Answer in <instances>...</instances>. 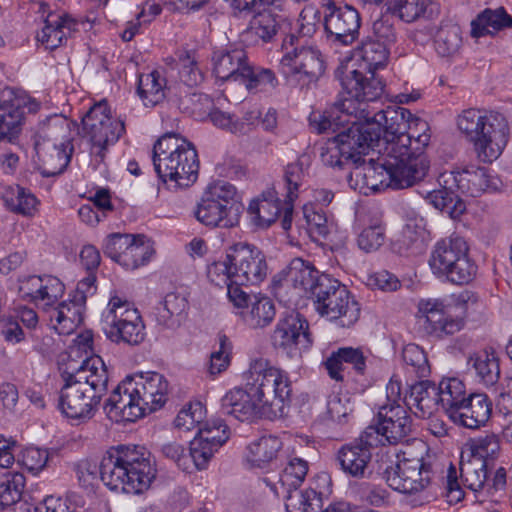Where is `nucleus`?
Wrapping results in <instances>:
<instances>
[{
    "label": "nucleus",
    "instance_id": "obj_29",
    "mask_svg": "<svg viewBox=\"0 0 512 512\" xmlns=\"http://www.w3.org/2000/svg\"><path fill=\"white\" fill-rule=\"evenodd\" d=\"M411 116L412 113L404 107L388 106L373 116L369 115L368 123L373 131L379 129V139L384 136L387 145H389L408 131Z\"/></svg>",
    "mask_w": 512,
    "mask_h": 512
},
{
    "label": "nucleus",
    "instance_id": "obj_13",
    "mask_svg": "<svg viewBox=\"0 0 512 512\" xmlns=\"http://www.w3.org/2000/svg\"><path fill=\"white\" fill-rule=\"evenodd\" d=\"M432 272L455 284H467L476 275L477 266L468 256L464 238L451 236L438 241L429 259Z\"/></svg>",
    "mask_w": 512,
    "mask_h": 512
},
{
    "label": "nucleus",
    "instance_id": "obj_48",
    "mask_svg": "<svg viewBox=\"0 0 512 512\" xmlns=\"http://www.w3.org/2000/svg\"><path fill=\"white\" fill-rule=\"evenodd\" d=\"M391 47L374 40L365 41L360 48L361 60L355 68L377 71L386 66Z\"/></svg>",
    "mask_w": 512,
    "mask_h": 512
},
{
    "label": "nucleus",
    "instance_id": "obj_24",
    "mask_svg": "<svg viewBox=\"0 0 512 512\" xmlns=\"http://www.w3.org/2000/svg\"><path fill=\"white\" fill-rule=\"evenodd\" d=\"M130 377L123 380L113 390L104 405L107 417L114 422H134L145 414V408L140 404Z\"/></svg>",
    "mask_w": 512,
    "mask_h": 512
},
{
    "label": "nucleus",
    "instance_id": "obj_30",
    "mask_svg": "<svg viewBox=\"0 0 512 512\" xmlns=\"http://www.w3.org/2000/svg\"><path fill=\"white\" fill-rule=\"evenodd\" d=\"M86 296L78 293L72 299L56 304L49 312V320L58 334L70 335L83 322Z\"/></svg>",
    "mask_w": 512,
    "mask_h": 512
},
{
    "label": "nucleus",
    "instance_id": "obj_8",
    "mask_svg": "<svg viewBox=\"0 0 512 512\" xmlns=\"http://www.w3.org/2000/svg\"><path fill=\"white\" fill-rule=\"evenodd\" d=\"M355 64L345 66L336 71L346 95L333 108L342 112L344 120L369 119L371 114L369 102L376 101L384 93L385 84L375 71L354 68Z\"/></svg>",
    "mask_w": 512,
    "mask_h": 512
},
{
    "label": "nucleus",
    "instance_id": "obj_55",
    "mask_svg": "<svg viewBox=\"0 0 512 512\" xmlns=\"http://www.w3.org/2000/svg\"><path fill=\"white\" fill-rule=\"evenodd\" d=\"M154 248L149 239L144 235H134L126 254L124 253L122 266L126 269H136L145 265L153 256Z\"/></svg>",
    "mask_w": 512,
    "mask_h": 512
},
{
    "label": "nucleus",
    "instance_id": "obj_7",
    "mask_svg": "<svg viewBox=\"0 0 512 512\" xmlns=\"http://www.w3.org/2000/svg\"><path fill=\"white\" fill-rule=\"evenodd\" d=\"M153 165L162 181L189 187L198 178L199 160L194 145L174 133L163 135L153 147Z\"/></svg>",
    "mask_w": 512,
    "mask_h": 512
},
{
    "label": "nucleus",
    "instance_id": "obj_16",
    "mask_svg": "<svg viewBox=\"0 0 512 512\" xmlns=\"http://www.w3.org/2000/svg\"><path fill=\"white\" fill-rule=\"evenodd\" d=\"M104 331L112 342L139 345L146 337L145 325L138 309L126 298L113 295L103 313Z\"/></svg>",
    "mask_w": 512,
    "mask_h": 512
},
{
    "label": "nucleus",
    "instance_id": "obj_21",
    "mask_svg": "<svg viewBox=\"0 0 512 512\" xmlns=\"http://www.w3.org/2000/svg\"><path fill=\"white\" fill-rule=\"evenodd\" d=\"M360 15L350 6H337L329 1L326 4L324 29L330 42L337 45H351L359 35Z\"/></svg>",
    "mask_w": 512,
    "mask_h": 512
},
{
    "label": "nucleus",
    "instance_id": "obj_60",
    "mask_svg": "<svg viewBox=\"0 0 512 512\" xmlns=\"http://www.w3.org/2000/svg\"><path fill=\"white\" fill-rule=\"evenodd\" d=\"M304 217L307 223V231L312 239L318 241L327 237L330 226L322 209H316L312 205H305Z\"/></svg>",
    "mask_w": 512,
    "mask_h": 512
},
{
    "label": "nucleus",
    "instance_id": "obj_6",
    "mask_svg": "<svg viewBox=\"0 0 512 512\" xmlns=\"http://www.w3.org/2000/svg\"><path fill=\"white\" fill-rule=\"evenodd\" d=\"M266 257L256 246L239 242L226 250L225 257L207 267V277L217 286L256 285L267 276Z\"/></svg>",
    "mask_w": 512,
    "mask_h": 512
},
{
    "label": "nucleus",
    "instance_id": "obj_41",
    "mask_svg": "<svg viewBox=\"0 0 512 512\" xmlns=\"http://www.w3.org/2000/svg\"><path fill=\"white\" fill-rule=\"evenodd\" d=\"M281 201L275 191L264 192L248 208L252 222L259 228H268L281 213Z\"/></svg>",
    "mask_w": 512,
    "mask_h": 512
},
{
    "label": "nucleus",
    "instance_id": "obj_64",
    "mask_svg": "<svg viewBox=\"0 0 512 512\" xmlns=\"http://www.w3.org/2000/svg\"><path fill=\"white\" fill-rule=\"evenodd\" d=\"M499 449V440L495 434L479 436L471 440L469 458H480L487 462L489 458L496 455Z\"/></svg>",
    "mask_w": 512,
    "mask_h": 512
},
{
    "label": "nucleus",
    "instance_id": "obj_33",
    "mask_svg": "<svg viewBox=\"0 0 512 512\" xmlns=\"http://www.w3.org/2000/svg\"><path fill=\"white\" fill-rule=\"evenodd\" d=\"M320 274L310 262L301 258H294L283 271V280L287 286H292L299 296L311 298L314 295V288L320 282Z\"/></svg>",
    "mask_w": 512,
    "mask_h": 512
},
{
    "label": "nucleus",
    "instance_id": "obj_37",
    "mask_svg": "<svg viewBox=\"0 0 512 512\" xmlns=\"http://www.w3.org/2000/svg\"><path fill=\"white\" fill-rule=\"evenodd\" d=\"M403 400L406 406L416 408L415 414L422 418L431 416L441 407L438 385L429 381L412 385L408 398Z\"/></svg>",
    "mask_w": 512,
    "mask_h": 512
},
{
    "label": "nucleus",
    "instance_id": "obj_1",
    "mask_svg": "<svg viewBox=\"0 0 512 512\" xmlns=\"http://www.w3.org/2000/svg\"><path fill=\"white\" fill-rule=\"evenodd\" d=\"M342 115L335 108L323 114L313 112L309 118L310 125L318 133L336 132L340 127L348 126L322 145L320 158L324 165L333 168L345 169L354 166L355 169L348 174L347 180L350 187L356 189L358 183H353V176L363 178V168L367 165L364 156L379 142V129L373 131L368 119L351 117L347 121Z\"/></svg>",
    "mask_w": 512,
    "mask_h": 512
},
{
    "label": "nucleus",
    "instance_id": "obj_63",
    "mask_svg": "<svg viewBox=\"0 0 512 512\" xmlns=\"http://www.w3.org/2000/svg\"><path fill=\"white\" fill-rule=\"evenodd\" d=\"M394 23L393 14L381 15L373 22L372 32L374 38L370 39L392 47L397 40V32Z\"/></svg>",
    "mask_w": 512,
    "mask_h": 512
},
{
    "label": "nucleus",
    "instance_id": "obj_40",
    "mask_svg": "<svg viewBox=\"0 0 512 512\" xmlns=\"http://www.w3.org/2000/svg\"><path fill=\"white\" fill-rule=\"evenodd\" d=\"M76 129V123L63 115L54 114L39 124L34 142L59 143L62 141L71 143L72 130Z\"/></svg>",
    "mask_w": 512,
    "mask_h": 512
},
{
    "label": "nucleus",
    "instance_id": "obj_58",
    "mask_svg": "<svg viewBox=\"0 0 512 512\" xmlns=\"http://www.w3.org/2000/svg\"><path fill=\"white\" fill-rule=\"evenodd\" d=\"M402 359L408 372L418 378L427 377L430 374V365L425 351L418 345L407 344L402 351Z\"/></svg>",
    "mask_w": 512,
    "mask_h": 512
},
{
    "label": "nucleus",
    "instance_id": "obj_31",
    "mask_svg": "<svg viewBox=\"0 0 512 512\" xmlns=\"http://www.w3.org/2000/svg\"><path fill=\"white\" fill-rule=\"evenodd\" d=\"M45 25L37 34V40L45 49L54 50L78 31L79 22L64 12L49 13L44 21Z\"/></svg>",
    "mask_w": 512,
    "mask_h": 512
},
{
    "label": "nucleus",
    "instance_id": "obj_14",
    "mask_svg": "<svg viewBox=\"0 0 512 512\" xmlns=\"http://www.w3.org/2000/svg\"><path fill=\"white\" fill-rule=\"evenodd\" d=\"M402 398L401 382L391 378L386 386V402L379 407L377 423L367 428L377 431L378 445L404 441L412 430V419Z\"/></svg>",
    "mask_w": 512,
    "mask_h": 512
},
{
    "label": "nucleus",
    "instance_id": "obj_17",
    "mask_svg": "<svg viewBox=\"0 0 512 512\" xmlns=\"http://www.w3.org/2000/svg\"><path fill=\"white\" fill-rule=\"evenodd\" d=\"M83 130L89 138L90 153L96 162L104 161L106 151L125 133L121 117H112L106 101H100L89 109L82 119Z\"/></svg>",
    "mask_w": 512,
    "mask_h": 512
},
{
    "label": "nucleus",
    "instance_id": "obj_38",
    "mask_svg": "<svg viewBox=\"0 0 512 512\" xmlns=\"http://www.w3.org/2000/svg\"><path fill=\"white\" fill-rule=\"evenodd\" d=\"M282 441L272 435L251 442L246 449L245 462L250 468H264L277 459Z\"/></svg>",
    "mask_w": 512,
    "mask_h": 512
},
{
    "label": "nucleus",
    "instance_id": "obj_56",
    "mask_svg": "<svg viewBox=\"0 0 512 512\" xmlns=\"http://www.w3.org/2000/svg\"><path fill=\"white\" fill-rule=\"evenodd\" d=\"M461 44V30L455 24L441 26L435 35V50L441 57L454 56L459 51Z\"/></svg>",
    "mask_w": 512,
    "mask_h": 512
},
{
    "label": "nucleus",
    "instance_id": "obj_20",
    "mask_svg": "<svg viewBox=\"0 0 512 512\" xmlns=\"http://www.w3.org/2000/svg\"><path fill=\"white\" fill-rule=\"evenodd\" d=\"M65 292L61 280L52 275H29L18 280V296L48 313Z\"/></svg>",
    "mask_w": 512,
    "mask_h": 512
},
{
    "label": "nucleus",
    "instance_id": "obj_54",
    "mask_svg": "<svg viewBox=\"0 0 512 512\" xmlns=\"http://www.w3.org/2000/svg\"><path fill=\"white\" fill-rule=\"evenodd\" d=\"M285 507L288 512H317L322 507L321 493L313 489L289 491Z\"/></svg>",
    "mask_w": 512,
    "mask_h": 512
},
{
    "label": "nucleus",
    "instance_id": "obj_15",
    "mask_svg": "<svg viewBox=\"0 0 512 512\" xmlns=\"http://www.w3.org/2000/svg\"><path fill=\"white\" fill-rule=\"evenodd\" d=\"M316 311L329 320H338L342 327L352 326L360 316L358 302L345 285L330 276H321L311 297Z\"/></svg>",
    "mask_w": 512,
    "mask_h": 512
},
{
    "label": "nucleus",
    "instance_id": "obj_52",
    "mask_svg": "<svg viewBox=\"0 0 512 512\" xmlns=\"http://www.w3.org/2000/svg\"><path fill=\"white\" fill-rule=\"evenodd\" d=\"M470 364L485 385H493L499 379L498 359L493 351H481L469 357Z\"/></svg>",
    "mask_w": 512,
    "mask_h": 512
},
{
    "label": "nucleus",
    "instance_id": "obj_34",
    "mask_svg": "<svg viewBox=\"0 0 512 512\" xmlns=\"http://www.w3.org/2000/svg\"><path fill=\"white\" fill-rule=\"evenodd\" d=\"M34 148L42 163L44 176L61 174L70 163L74 150L72 143L62 141L59 143L34 142Z\"/></svg>",
    "mask_w": 512,
    "mask_h": 512
},
{
    "label": "nucleus",
    "instance_id": "obj_18",
    "mask_svg": "<svg viewBox=\"0 0 512 512\" xmlns=\"http://www.w3.org/2000/svg\"><path fill=\"white\" fill-rule=\"evenodd\" d=\"M385 479L390 488L404 494H416L423 491L431 481V467L422 457L399 459L394 466L385 470Z\"/></svg>",
    "mask_w": 512,
    "mask_h": 512
},
{
    "label": "nucleus",
    "instance_id": "obj_43",
    "mask_svg": "<svg viewBox=\"0 0 512 512\" xmlns=\"http://www.w3.org/2000/svg\"><path fill=\"white\" fill-rule=\"evenodd\" d=\"M23 111L12 101L0 105V142L15 143L22 131Z\"/></svg>",
    "mask_w": 512,
    "mask_h": 512
},
{
    "label": "nucleus",
    "instance_id": "obj_47",
    "mask_svg": "<svg viewBox=\"0 0 512 512\" xmlns=\"http://www.w3.org/2000/svg\"><path fill=\"white\" fill-rule=\"evenodd\" d=\"M460 476L463 484L474 492H485L487 481V462L480 458L464 459L460 463Z\"/></svg>",
    "mask_w": 512,
    "mask_h": 512
},
{
    "label": "nucleus",
    "instance_id": "obj_32",
    "mask_svg": "<svg viewBox=\"0 0 512 512\" xmlns=\"http://www.w3.org/2000/svg\"><path fill=\"white\" fill-rule=\"evenodd\" d=\"M492 412V403L482 393L469 394L450 419L463 427L477 429L485 425Z\"/></svg>",
    "mask_w": 512,
    "mask_h": 512
},
{
    "label": "nucleus",
    "instance_id": "obj_9",
    "mask_svg": "<svg viewBox=\"0 0 512 512\" xmlns=\"http://www.w3.org/2000/svg\"><path fill=\"white\" fill-rule=\"evenodd\" d=\"M479 304V296L469 290L454 296L448 304L438 299L422 300L419 312L425 319L423 327L428 334L439 338L452 335L462 329L463 317L470 310L475 311Z\"/></svg>",
    "mask_w": 512,
    "mask_h": 512
},
{
    "label": "nucleus",
    "instance_id": "obj_11",
    "mask_svg": "<svg viewBox=\"0 0 512 512\" xmlns=\"http://www.w3.org/2000/svg\"><path fill=\"white\" fill-rule=\"evenodd\" d=\"M240 208L236 187L227 181L218 180L207 186L194 215L207 227L231 228L238 223Z\"/></svg>",
    "mask_w": 512,
    "mask_h": 512
},
{
    "label": "nucleus",
    "instance_id": "obj_5",
    "mask_svg": "<svg viewBox=\"0 0 512 512\" xmlns=\"http://www.w3.org/2000/svg\"><path fill=\"white\" fill-rule=\"evenodd\" d=\"M456 126L472 145L477 160L485 164L501 156L510 136L507 118L494 110L465 109L457 116Z\"/></svg>",
    "mask_w": 512,
    "mask_h": 512
},
{
    "label": "nucleus",
    "instance_id": "obj_27",
    "mask_svg": "<svg viewBox=\"0 0 512 512\" xmlns=\"http://www.w3.org/2000/svg\"><path fill=\"white\" fill-rule=\"evenodd\" d=\"M135 393L140 404L145 408V414L161 408L167 400L168 382L165 377L157 372H148L130 377Z\"/></svg>",
    "mask_w": 512,
    "mask_h": 512
},
{
    "label": "nucleus",
    "instance_id": "obj_4",
    "mask_svg": "<svg viewBox=\"0 0 512 512\" xmlns=\"http://www.w3.org/2000/svg\"><path fill=\"white\" fill-rule=\"evenodd\" d=\"M99 473L110 490L139 494L149 488L156 476V469L150 452L144 447L120 445L104 454Z\"/></svg>",
    "mask_w": 512,
    "mask_h": 512
},
{
    "label": "nucleus",
    "instance_id": "obj_50",
    "mask_svg": "<svg viewBox=\"0 0 512 512\" xmlns=\"http://www.w3.org/2000/svg\"><path fill=\"white\" fill-rule=\"evenodd\" d=\"M432 0H390L389 10L406 23L427 18L431 13Z\"/></svg>",
    "mask_w": 512,
    "mask_h": 512
},
{
    "label": "nucleus",
    "instance_id": "obj_23",
    "mask_svg": "<svg viewBox=\"0 0 512 512\" xmlns=\"http://www.w3.org/2000/svg\"><path fill=\"white\" fill-rule=\"evenodd\" d=\"M272 344L276 349L293 357L300 349L311 344L308 322L299 314L291 312L281 318L272 334Z\"/></svg>",
    "mask_w": 512,
    "mask_h": 512
},
{
    "label": "nucleus",
    "instance_id": "obj_49",
    "mask_svg": "<svg viewBox=\"0 0 512 512\" xmlns=\"http://www.w3.org/2000/svg\"><path fill=\"white\" fill-rule=\"evenodd\" d=\"M425 199L436 209L447 213L451 219H458L466 210L465 202L446 187L428 192Z\"/></svg>",
    "mask_w": 512,
    "mask_h": 512
},
{
    "label": "nucleus",
    "instance_id": "obj_45",
    "mask_svg": "<svg viewBox=\"0 0 512 512\" xmlns=\"http://www.w3.org/2000/svg\"><path fill=\"white\" fill-rule=\"evenodd\" d=\"M438 392L441 408L448 414L449 418L469 395L463 381L456 377L443 378L438 384Z\"/></svg>",
    "mask_w": 512,
    "mask_h": 512
},
{
    "label": "nucleus",
    "instance_id": "obj_19",
    "mask_svg": "<svg viewBox=\"0 0 512 512\" xmlns=\"http://www.w3.org/2000/svg\"><path fill=\"white\" fill-rule=\"evenodd\" d=\"M377 431L366 428L358 440L343 445L336 453V461L342 472L349 477L364 479L372 474L373 447L378 446Z\"/></svg>",
    "mask_w": 512,
    "mask_h": 512
},
{
    "label": "nucleus",
    "instance_id": "obj_26",
    "mask_svg": "<svg viewBox=\"0 0 512 512\" xmlns=\"http://www.w3.org/2000/svg\"><path fill=\"white\" fill-rule=\"evenodd\" d=\"M211 61L212 72L221 81L240 82L249 64L246 51L237 44L214 49Z\"/></svg>",
    "mask_w": 512,
    "mask_h": 512
},
{
    "label": "nucleus",
    "instance_id": "obj_39",
    "mask_svg": "<svg viewBox=\"0 0 512 512\" xmlns=\"http://www.w3.org/2000/svg\"><path fill=\"white\" fill-rule=\"evenodd\" d=\"M506 28H512V16L504 7L486 8L471 22V35L480 38L494 34Z\"/></svg>",
    "mask_w": 512,
    "mask_h": 512
},
{
    "label": "nucleus",
    "instance_id": "obj_61",
    "mask_svg": "<svg viewBox=\"0 0 512 512\" xmlns=\"http://www.w3.org/2000/svg\"><path fill=\"white\" fill-rule=\"evenodd\" d=\"M206 410L200 402L190 403L178 413L174 423L175 427L182 431H191L201 427Z\"/></svg>",
    "mask_w": 512,
    "mask_h": 512
},
{
    "label": "nucleus",
    "instance_id": "obj_44",
    "mask_svg": "<svg viewBox=\"0 0 512 512\" xmlns=\"http://www.w3.org/2000/svg\"><path fill=\"white\" fill-rule=\"evenodd\" d=\"M187 308L188 302L183 295L169 293L158 309V321L168 329H176L185 319Z\"/></svg>",
    "mask_w": 512,
    "mask_h": 512
},
{
    "label": "nucleus",
    "instance_id": "obj_10",
    "mask_svg": "<svg viewBox=\"0 0 512 512\" xmlns=\"http://www.w3.org/2000/svg\"><path fill=\"white\" fill-rule=\"evenodd\" d=\"M304 42L303 37L290 34L282 44L284 54L280 60V72L293 87H310L325 71L321 53Z\"/></svg>",
    "mask_w": 512,
    "mask_h": 512
},
{
    "label": "nucleus",
    "instance_id": "obj_2",
    "mask_svg": "<svg viewBox=\"0 0 512 512\" xmlns=\"http://www.w3.org/2000/svg\"><path fill=\"white\" fill-rule=\"evenodd\" d=\"M62 377L58 403L61 412L71 419H91L108 390L109 372L103 359L98 355L88 357Z\"/></svg>",
    "mask_w": 512,
    "mask_h": 512
},
{
    "label": "nucleus",
    "instance_id": "obj_12",
    "mask_svg": "<svg viewBox=\"0 0 512 512\" xmlns=\"http://www.w3.org/2000/svg\"><path fill=\"white\" fill-rule=\"evenodd\" d=\"M247 379L252 391L258 395L268 411V417H281L285 413L291 395V384L287 374L269 366L264 359H257L250 365Z\"/></svg>",
    "mask_w": 512,
    "mask_h": 512
},
{
    "label": "nucleus",
    "instance_id": "obj_25",
    "mask_svg": "<svg viewBox=\"0 0 512 512\" xmlns=\"http://www.w3.org/2000/svg\"><path fill=\"white\" fill-rule=\"evenodd\" d=\"M223 411L239 421H250L255 417H268V411L258 395L252 391L247 380L246 388H234L227 392L221 400Z\"/></svg>",
    "mask_w": 512,
    "mask_h": 512
},
{
    "label": "nucleus",
    "instance_id": "obj_59",
    "mask_svg": "<svg viewBox=\"0 0 512 512\" xmlns=\"http://www.w3.org/2000/svg\"><path fill=\"white\" fill-rule=\"evenodd\" d=\"M179 77L180 80L189 87L199 85L203 79V73L197 65L194 56L188 51L178 53Z\"/></svg>",
    "mask_w": 512,
    "mask_h": 512
},
{
    "label": "nucleus",
    "instance_id": "obj_22",
    "mask_svg": "<svg viewBox=\"0 0 512 512\" xmlns=\"http://www.w3.org/2000/svg\"><path fill=\"white\" fill-rule=\"evenodd\" d=\"M228 298L240 312L244 322L251 328H262L269 325L275 316V308L271 299L261 294H248L238 287H230Z\"/></svg>",
    "mask_w": 512,
    "mask_h": 512
},
{
    "label": "nucleus",
    "instance_id": "obj_51",
    "mask_svg": "<svg viewBox=\"0 0 512 512\" xmlns=\"http://www.w3.org/2000/svg\"><path fill=\"white\" fill-rule=\"evenodd\" d=\"M428 123L416 116H411L409 120V129L399 136L398 140L392 141L389 145L401 144L403 138H406L408 143H405V148L412 150V152H423L425 147L429 144L430 133Z\"/></svg>",
    "mask_w": 512,
    "mask_h": 512
},
{
    "label": "nucleus",
    "instance_id": "obj_46",
    "mask_svg": "<svg viewBox=\"0 0 512 512\" xmlns=\"http://www.w3.org/2000/svg\"><path fill=\"white\" fill-rule=\"evenodd\" d=\"M166 80L153 70L139 76L137 92L146 107H154L165 98Z\"/></svg>",
    "mask_w": 512,
    "mask_h": 512
},
{
    "label": "nucleus",
    "instance_id": "obj_36",
    "mask_svg": "<svg viewBox=\"0 0 512 512\" xmlns=\"http://www.w3.org/2000/svg\"><path fill=\"white\" fill-rule=\"evenodd\" d=\"M282 17L264 10L252 17L248 27L242 32V41L248 44L269 42L281 28Z\"/></svg>",
    "mask_w": 512,
    "mask_h": 512
},
{
    "label": "nucleus",
    "instance_id": "obj_35",
    "mask_svg": "<svg viewBox=\"0 0 512 512\" xmlns=\"http://www.w3.org/2000/svg\"><path fill=\"white\" fill-rule=\"evenodd\" d=\"M357 246L365 253L377 251L385 242L386 228L381 214L358 215Z\"/></svg>",
    "mask_w": 512,
    "mask_h": 512
},
{
    "label": "nucleus",
    "instance_id": "obj_3",
    "mask_svg": "<svg viewBox=\"0 0 512 512\" xmlns=\"http://www.w3.org/2000/svg\"><path fill=\"white\" fill-rule=\"evenodd\" d=\"M408 143L403 138L401 144L386 145L385 154L377 162L371 160L363 170V185L377 190L379 187L405 189L422 181L430 163L423 152H412L405 148Z\"/></svg>",
    "mask_w": 512,
    "mask_h": 512
},
{
    "label": "nucleus",
    "instance_id": "obj_53",
    "mask_svg": "<svg viewBox=\"0 0 512 512\" xmlns=\"http://www.w3.org/2000/svg\"><path fill=\"white\" fill-rule=\"evenodd\" d=\"M25 488V476L21 473H5L0 476V511L17 505Z\"/></svg>",
    "mask_w": 512,
    "mask_h": 512
},
{
    "label": "nucleus",
    "instance_id": "obj_62",
    "mask_svg": "<svg viewBox=\"0 0 512 512\" xmlns=\"http://www.w3.org/2000/svg\"><path fill=\"white\" fill-rule=\"evenodd\" d=\"M196 435L219 449L229 439V428L223 420L216 419L201 425Z\"/></svg>",
    "mask_w": 512,
    "mask_h": 512
},
{
    "label": "nucleus",
    "instance_id": "obj_42",
    "mask_svg": "<svg viewBox=\"0 0 512 512\" xmlns=\"http://www.w3.org/2000/svg\"><path fill=\"white\" fill-rule=\"evenodd\" d=\"M1 199L5 206L16 214L31 217L37 212L39 202L36 196L20 185L4 187L1 191Z\"/></svg>",
    "mask_w": 512,
    "mask_h": 512
},
{
    "label": "nucleus",
    "instance_id": "obj_28",
    "mask_svg": "<svg viewBox=\"0 0 512 512\" xmlns=\"http://www.w3.org/2000/svg\"><path fill=\"white\" fill-rule=\"evenodd\" d=\"M453 181L463 194L477 197L484 192H494L500 189L501 180L489 173L484 167L468 166L461 171L451 172Z\"/></svg>",
    "mask_w": 512,
    "mask_h": 512
},
{
    "label": "nucleus",
    "instance_id": "obj_57",
    "mask_svg": "<svg viewBox=\"0 0 512 512\" xmlns=\"http://www.w3.org/2000/svg\"><path fill=\"white\" fill-rule=\"evenodd\" d=\"M240 82L250 91H270L278 85L274 72L267 68L254 67L250 62Z\"/></svg>",
    "mask_w": 512,
    "mask_h": 512
}]
</instances>
